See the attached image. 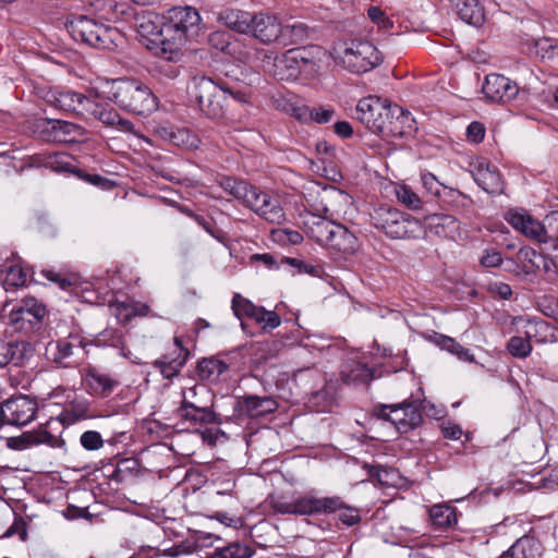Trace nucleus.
Masks as SVG:
<instances>
[{"label": "nucleus", "instance_id": "nucleus-1", "mask_svg": "<svg viewBox=\"0 0 558 558\" xmlns=\"http://www.w3.org/2000/svg\"><path fill=\"white\" fill-rule=\"evenodd\" d=\"M65 27L75 41L97 49L114 50L126 41L118 28L100 24L86 15H72L66 20Z\"/></svg>", "mask_w": 558, "mask_h": 558}, {"label": "nucleus", "instance_id": "nucleus-2", "mask_svg": "<svg viewBox=\"0 0 558 558\" xmlns=\"http://www.w3.org/2000/svg\"><path fill=\"white\" fill-rule=\"evenodd\" d=\"M199 23L201 16L192 7H173L163 15V36L172 45L177 61L185 44L198 34Z\"/></svg>", "mask_w": 558, "mask_h": 558}, {"label": "nucleus", "instance_id": "nucleus-3", "mask_svg": "<svg viewBox=\"0 0 558 558\" xmlns=\"http://www.w3.org/2000/svg\"><path fill=\"white\" fill-rule=\"evenodd\" d=\"M268 502L276 513L292 515L327 514L341 506L337 498H319L312 494L291 497L274 494L268 497Z\"/></svg>", "mask_w": 558, "mask_h": 558}, {"label": "nucleus", "instance_id": "nucleus-4", "mask_svg": "<svg viewBox=\"0 0 558 558\" xmlns=\"http://www.w3.org/2000/svg\"><path fill=\"white\" fill-rule=\"evenodd\" d=\"M192 95L197 101L201 111L208 118L217 119L225 114L228 95L239 102H246V95L234 93L217 85L209 77H195L192 85Z\"/></svg>", "mask_w": 558, "mask_h": 558}, {"label": "nucleus", "instance_id": "nucleus-5", "mask_svg": "<svg viewBox=\"0 0 558 558\" xmlns=\"http://www.w3.org/2000/svg\"><path fill=\"white\" fill-rule=\"evenodd\" d=\"M111 93L120 108L137 114L151 113L158 107L157 98L150 88L136 80L116 81Z\"/></svg>", "mask_w": 558, "mask_h": 558}, {"label": "nucleus", "instance_id": "nucleus-6", "mask_svg": "<svg viewBox=\"0 0 558 558\" xmlns=\"http://www.w3.org/2000/svg\"><path fill=\"white\" fill-rule=\"evenodd\" d=\"M337 63L353 73H364L381 62L380 52L369 41L350 40L337 45L332 52Z\"/></svg>", "mask_w": 558, "mask_h": 558}, {"label": "nucleus", "instance_id": "nucleus-7", "mask_svg": "<svg viewBox=\"0 0 558 558\" xmlns=\"http://www.w3.org/2000/svg\"><path fill=\"white\" fill-rule=\"evenodd\" d=\"M311 206L314 211L333 220L351 218L355 211L352 197L335 186L320 189Z\"/></svg>", "mask_w": 558, "mask_h": 558}, {"label": "nucleus", "instance_id": "nucleus-8", "mask_svg": "<svg viewBox=\"0 0 558 558\" xmlns=\"http://www.w3.org/2000/svg\"><path fill=\"white\" fill-rule=\"evenodd\" d=\"M372 220L377 229L383 230L391 239L410 236L418 226V221L409 215L385 206L375 209Z\"/></svg>", "mask_w": 558, "mask_h": 558}, {"label": "nucleus", "instance_id": "nucleus-9", "mask_svg": "<svg viewBox=\"0 0 558 558\" xmlns=\"http://www.w3.org/2000/svg\"><path fill=\"white\" fill-rule=\"evenodd\" d=\"M137 32L146 38V47L157 57L175 62L172 45L163 36V17L160 20L155 14H144L137 20Z\"/></svg>", "mask_w": 558, "mask_h": 558}, {"label": "nucleus", "instance_id": "nucleus-10", "mask_svg": "<svg viewBox=\"0 0 558 558\" xmlns=\"http://www.w3.org/2000/svg\"><path fill=\"white\" fill-rule=\"evenodd\" d=\"M392 106L387 99L369 96L359 101L356 117L369 131L384 135Z\"/></svg>", "mask_w": 558, "mask_h": 558}, {"label": "nucleus", "instance_id": "nucleus-11", "mask_svg": "<svg viewBox=\"0 0 558 558\" xmlns=\"http://www.w3.org/2000/svg\"><path fill=\"white\" fill-rule=\"evenodd\" d=\"M374 415L380 420L390 422L398 432L407 433L416 427L422 415L413 403H401L393 405H378L374 409Z\"/></svg>", "mask_w": 558, "mask_h": 558}, {"label": "nucleus", "instance_id": "nucleus-12", "mask_svg": "<svg viewBox=\"0 0 558 558\" xmlns=\"http://www.w3.org/2000/svg\"><path fill=\"white\" fill-rule=\"evenodd\" d=\"M505 219L518 232L537 243H554L557 247V239L550 236L545 226L524 209H510Z\"/></svg>", "mask_w": 558, "mask_h": 558}, {"label": "nucleus", "instance_id": "nucleus-13", "mask_svg": "<svg viewBox=\"0 0 558 558\" xmlns=\"http://www.w3.org/2000/svg\"><path fill=\"white\" fill-rule=\"evenodd\" d=\"M241 202L270 223L284 220V211L279 202L255 186L248 185Z\"/></svg>", "mask_w": 558, "mask_h": 558}, {"label": "nucleus", "instance_id": "nucleus-14", "mask_svg": "<svg viewBox=\"0 0 558 558\" xmlns=\"http://www.w3.org/2000/svg\"><path fill=\"white\" fill-rule=\"evenodd\" d=\"M37 410L36 400L27 396H16L1 403L0 415L7 424L24 426L35 418Z\"/></svg>", "mask_w": 558, "mask_h": 558}, {"label": "nucleus", "instance_id": "nucleus-15", "mask_svg": "<svg viewBox=\"0 0 558 558\" xmlns=\"http://www.w3.org/2000/svg\"><path fill=\"white\" fill-rule=\"evenodd\" d=\"M232 310L240 319L248 317L260 324L263 329L272 330L277 328L281 319L274 311H267L264 307L256 306L250 300L244 299L240 294H235L232 300Z\"/></svg>", "mask_w": 558, "mask_h": 558}, {"label": "nucleus", "instance_id": "nucleus-16", "mask_svg": "<svg viewBox=\"0 0 558 558\" xmlns=\"http://www.w3.org/2000/svg\"><path fill=\"white\" fill-rule=\"evenodd\" d=\"M282 23L274 14L257 13L252 15L247 35L265 45L280 46Z\"/></svg>", "mask_w": 558, "mask_h": 558}, {"label": "nucleus", "instance_id": "nucleus-17", "mask_svg": "<svg viewBox=\"0 0 558 558\" xmlns=\"http://www.w3.org/2000/svg\"><path fill=\"white\" fill-rule=\"evenodd\" d=\"M523 323V336H513L509 339L507 349L509 353L519 359H525L532 351V339H536L542 332H546L549 329V325L543 320H521Z\"/></svg>", "mask_w": 558, "mask_h": 558}, {"label": "nucleus", "instance_id": "nucleus-18", "mask_svg": "<svg viewBox=\"0 0 558 558\" xmlns=\"http://www.w3.org/2000/svg\"><path fill=\"white\" fill-rule=\"evenodd\" d=\"M90 99L85 95L72 89L51 88L46 94V100L52 107L76 114L87 112Z\"/></svg>", "mask_w": 558, "mask_h": 558}, {"label": "nucleus", "instance_id": "nucleus-19", "mask_svg": "<svg viewBox=\"0 0 558 558\" xmlns=\"http://www.w3.org/2000/svg\"><path fill=\"white\" fill-rule=\"evenodd\" d=\"M301 218L304 233L319 245L325 246L337 222L314 210L304 214Z\"/></svg>", "mask_w": 558, "mask_h": 558}, {"label": "nucleus", "instance_id": "nucleus-20", "mask_svg": "<svg viewBox=\"0 0 558 558\" xmlns=\"http://www.w3.org/2000/svg\"><path fill=\"white\" fill-rule=\"evenodd\" d=\"M482 90L486 98L492 101L507 102L518 95L519 87L508 77L492 73L486 76Z\"/></svg>", "mask_w": 558, "mask_h": 558}, {"label": "nucleus", "instance_id": "nucleus-21", "mask_svg": "<svg viewBox=\"0 0 558 558\" xmlns=\"http://www.w3.org/2000/svg\"><path fill=\"white\" fill-rule=\"evenodd\" d=\"M473 178L477 185L489 194H500L504 191V182L496 166L480 160L473 166Z\"/></svg>", "mask_w": 558, "mask_h": 558}, {"label": "nucleus", "instance_id": "nucleus-22", "mask_svg": "<svg viewBox=\"0 0 558 558\" xmlns=\"http://www.w3.org/2000/svg\"><path fill=\"white\" fill-rule=\"evenodd\" d=\"M390 116L383 136L401 137L415 132V120L408 110L393 105Z\"/></svg>", "mask_w": 558, "mask_h": 558}, {"label": "nucleus", "instance_id": "nucleus-23", "mask_svg": "<svg viewBox=\"0 0 558 558\" xmlns=\"http://www.w3.org/2000/svg\"><path fill=\"white\" fill-rule=\"evenodd\" d=\"M85 383L93 395L102 398L110 396L119 385L117 378L96 367L86 368Z\"/></svg>", "mask_w": 558, "mask_h": 558}, {"label": "nucleus", "instance_id": "nucleus-24", "mask_svg": "<svg viewBox=\"0 0 558 558\" xmlns=\"http://www.w3.org/2000/svg\"><path fill=\"white\" fill-rule=\"evenodd\" d=\"M325 247L343 254H352L356 252L359 241L354 233L349 231L347 227L337 222Z\"/></svg>", "mask_w": 558, "mask_h": 558}, {"label": "nucleus", "instance_id": "nucleus-25", "mask_svg": "<svg viewBox=\"0 0 558 558\" xmlns=\"http://www.w3.org/2000/svg\"><path fill=\"white\" fill-rule=\"evenodd\" d=\"M107 125H118L122 131L131 132L133 129L129 120L122 119L109 105H102L90 99L87 112Z\"/></svg>", "mask_w": 558, "mask_h": 558}, {"label": "nucleus", "instance_id": "nucleus-26", "mask_svg": "<svg viewBox=\"0 0 558 558\" xmlns=\"http://www.w3.org/2000/svg\"><path fill=\"white\" fill-rule=\"evenodd\" d=\"M46 315L45 306L35 298H25L16 310L12 311L15 323L27 322L31 325L39 323Z\"/></svg>", "mask_w": 558, "mask_h": 558}, {"label": "nucleus", "instance_id": "nucleus-27", "mask_svg": "<svg viewBox=\"0 0 558 558\" xmlns=\"http://www.w3.org/2000/svg\"><path fill=\"white\" fill-rule=\"evenodd\" d=\"M252 15V13L239 9H225L218 13L217 20L230 29L247 35Z\"/></svg>", "mask_w": 558, "mask_h": 558}, {"label": "nucleus", "instance_id": "nucleus-28", "mask_svg": "<svg viewBox=\"0 0 558 558\" xmlns=\"http://www.w3.org/2000/svg\"><path fill=\"white\" fill-rule=\"evenodd\" d=\"M543 548L541 543L531 536L520 537L499 558H542Z\"/></svg>", "mask_w": 558, "mask_h": 558}, {"label": "nucleus", "instance_id": "nucleus-29", "mask_svg": "<svg viewBox=\"0 0 558 558\" xmlns=\"http://www.w3.org/2000/svg\"><path fill=\"white\" fill-rule=\"evenodd\" d=\"M47 130L54 142H73L83 134V129L74 123L63 120H48Z\"/></svg>", "mask_w": 558, "mask_h": 558}, {"label": "nucleus", "instance_id": "nucleus-30", "mask_svg": "<svg viewBox=\"0 0 558 558\" xmlns=\"http://www.w3.org/2000/svg\"><path fill=\"white\" fill-rule=\"evenodd\" d=\"M80 344L81 341L77 337L70 336L69 338L50 342L47 347V353L54 363L65 367L69 365L66 360L73 355L74 349Z\"/></svg>", "mask_w": 558, "mask_h": 558}, {"label": "nucleus", "instance_id": "nucleus-31", "mask_svg": "<svg viewBox=\"0 0 558 558\" xmlns=\"http://www.w3.org/2000/svg\"><path fill=\"white\" fill-rule=\"evenodd\" d=\"M313 29L301 21L293 23L282 24V32L280 37V46L287 47L290 45L301 44L311 38Z\"/></svg>", "mask_w": 558, "mask_h": 558}, {"label": "nucleus", "instance_id": "nucleus-32", "mask_svg": "<svg viewBox=\"0 0 558 558\" xmlns=\"http://www.w3.org/2000/svg\"><path fill=\"white\" fill-rule=\"evenodd\" d=\"M276 409L277 402L268 397L248 396L241 403V411L251 417L264 416Z\"/></svg>", "mask_w": 558, "mask_h": 558}, {"label": "nucleus", "instance_id": "nucleus-33", "mask_svg": "<svg viewBox=\"0 0 558 558\" xmlns=\"http://www.w3.org/2000/svg\"><path fill=\"white\" fill-rule=\"evenodd\" d=\"M454 9L458 16L470 25L478 26L484 22V10L478 0H456Z\"/></svg>", "mask_w": 558, "mask_h": 558}, {"label": "nucleus", "instance_id": "nucleus-34", "mask_svg": "<svg viewBox=\"0 0 558 558\" xmlns=\"http://www.w3.org/2000/svg\"><path fill=\"white\" fill-rule=\"evenodd\" d=\"M207 403H213V397L205 386L194 385L182 391V402L180 408L204 410L202 404Z\"/></svg>", "mask_w": 558, "mask_h": 558}, {"label": "nucleus", "instance_id": "nucleus-35", "mask_svg": "<svg viewBox=\"0 0 558 558\" xmlns=\"http://www.w3.org/2000/svg\"><path fill=\"white\" fill-rule=\"evenodd\" d=\"M204 410L192 408H179L178 415L183 421L190 422L193 426L206 425L216 422V414L213 411V403L202 404Z\"/></svg>", "mask_w": 558, "mask_h": 558}, {"label": "nucleus", "instance_id": "nucleus-36", "mask_svg": "<svg viewBox=\"0 0 558 558\" xmlns=\"http://www.w3.org/2000/svg\"><path fill=\"white\" fill-rule=\"evenodd\" d=\"M228 369V365L216 357L203 359L197 364V376L203 381L216 383Z\"/></svg>", "mask_w": 558, "mask_h": 558}, {"label": "nucleus", "instance_id": "nucleus-37", "mask_svg": "<svg viewBox=\"0 0 558 558\" xmlns=\"http://www.w3.org/2000/svg\"><path fill=\"white\" fill-rule=\"evenodd\" d=\"M303 50H289L283 58L277 61V75L280 80L296 77L299 74L298 60H305Z\"/></svg>", "mask_w": 558, "mask_h": 558}, {"label": "nucleus", "instance_id": "nucleus-38", "mask_svg": "<svg viewBox=\"0 0 558 558\" xmlns=\"http://www.w3.org/2000/svg\"><path fill=\"white\" fill-rule=\"evenodd\" d=\"M109 311L120 323L126 324L133 316L146 315L148 307L146 305H134L128 302H110Z\"/></svg>", "mask_w": 558, "mask_h": 558}, {"label": "nucleus", "instance_id": "nucleus-39", "mask_svg": "<svg viewBox=\"0 0 558 558\" xmlns=\"http://www.w3.org/2000/svg\"><path fill=\"white\" fill-rule=\"evenodd\" d=\"M429 517L433 524L440 529L449 527L457 523L456 509L448 505H434L429 509Z\"/></svg>", "mask_w": 558, "mask_h": 558}, {"label": "nucleus", "instance_id": "nucleus-40", "mask_svg": "<svg viewBox=\"0 0 558 558\" xmlns=\"http://www.w3.org/2000/svg\"><path fill=\"white\" fill-rule=\"evenodd\" d=\"M186 357L187 352H184L183 356L179 354L178 357L173 359L163 356L161 359L154 361L153 365L160 371L161 375L165 378L170 379L175 377L181 372L183 365L185 364Z\"/></svg>", "mask_w": 558, "mask_h": 558}, {"label": "nucleus", "instance_id": "nucleus-41", "mask_svg": "<svg viewBox=\"0 0 558 558\" xmlns=\"http://www.w3.org/2000/svg\"><path fill=\"white\" fill-rule=\"evenodd\" d=\"M0 274L3 276V284L7 290L23 287L27 280L26 272L19 265H2Z\"/></svg>", "mask_w": 558, "mask_h": 558}, {"label": "nucleus", "instance_id": "nucleus-42", "mask_svg": "<svg viewBox=\"0 0 558 558\" xmlns=\"http://www.w3.org/2000/svg\"><path fill=\"white\" fill-rule=\"evenodd\" d=\"M436 342L441 349L456 355L459 360L470 363L474 362V355L471 353V351L462 347L454 339L448 336L438 335Z\"/></svg>", "mask_w": 558, "mask_h": 558}, {"label": "nucleus", "instance_id": "nucleus-43", "mask_svg": "<svg viewBox=\"0 0 558 558\" xmlns=\"http://www.w3.org/2000/svg\"><path fill=\"white\" fill-rule=\"evenodd\" d=\"M254 550L241 543H232L223 548H217L208 558H251Z\"/></svg>", "mask_w": 558, "mask_h": 558}, {"label": "nucleus", "instance_id": "nucleus-44", "mask_svg": "<svg viewBox=\"0 0 558 558\" xmlns=\"http://www.w3.org/2000/svg\"><path fill=\"white\" fill-rule=\"evenodd\" d=\"M395 194L398 201L405 207L412 210L421 209L423 199L417 195L413 189L407 184H398L395 186Z\"/></svg>", "mask_w": 558, "mask_h": 558}, {"label": "nucleus", "instance_id": "nucleus-45", "mask_svg": "<svg viewBox=\"0 0 558 558\" xmlns=\"http://www.w3.org/2000/svg\"><path fill=\"white\" fill-rule=\"evenodd\" d=\"M94 14L100 20L112 21L118 17V3L114 0H93L89 3Z\"/></svg>", "mask_w": 558, "mask_h": 558}, {"label": "nucleus", "instance_id": "nucleus-46", "mask_svg": "<svg viewBox=\"0 0 558 558\" xmlns=\"http://www.w3.org/2000/svg\"><path fill=\"white\" fill-rule=\"evenodd\" d=\"M435 231L438 235L454 239L459 234V221L449 215L436 217L434 223Z\"/></svg>", "mask_w": 558, "mask_h": 558}, {"label": "nucleus", "instance_id": "nucleus-47", "mask_svg": "<svg viewBox=\"0 0 558 558\" xmlns=\"http://www.w3.org/2000/svg\"><path fill=\"white\" fill-rule=\"evenodd\" d=\"M219 185L234 198L242 201L248 187V183L231 177H222L218 180Z\"/></svg>", "mask_w": 558, "mask_h": 558}, {"label": "nucleus", "instance_id": "nucleus-48", "mask_svg": "<svg viewBox=\"0 0 558 558\" xmlns=\"http://www.w3.org/2000/svg\"><path fill=\"white\" fill-rule=\"evenodd\" d=\"M345 383L366 384L372 379V371L364 364L355 363L349 372L343 371Z\"/></svg>", "mask_w": 558, "mask_h": 558}, {"label": "nucleus", "instance_id": "nucleus-49", "mask_svg": "<svg viewBox=\"0 0 558 558\" xmlns=\"http://www.w3.org/2000/svg\"><path fill=\"white\" fill-rule=\"evenodd\" d=\"M88 417V405L86 402L74 403L71 408L65 409L62 418L68 424H74L81 420Z\"/></svg>", "mask_w": 558, "mask_h": 558}, {"label": "nucleus", "instance_id": "nucleus-50", "mask_svg": "<svg viewBox=\"0 0 558 558\" xmlns=\"http://www.w3.org/2000/svg\"><path fill=\"white\" fill-rule=\"evenodd\" d=\"M19 345L0 338V367L7 366L10 362L19 361L21 354Z\"/></svg>", "mask_w": 558, "mask_h": 558}, {"label": "nucleus", "instance_id": "nucleus-51", "mask_svg": "<svg viewBox=\"0 0 558 558\" xmlns=\"http://www.w3.org/2000/svg\"><path fill=\"white\" fill-rule=\"evenodd\" d=\"M332 498H337L340 500L341 506L336 508L335 511H340L339 513V520L344 523L345 525L352 526L356 524L360 521V513L356 508L349 507L344 504L342 498L338 496H333Z\"/></svg>", "mask_w": 558, "mask_h": 558}, {"label": "nucleus", "instance_id": "nucleus-52", "mask_svg": "<svg viewBox=\"0 0 558 558\" xmlns=\"http://www.w3.org/2000/svg\"><path fill=\"white\" fill-rule=\"evenodd\" d=\"M421 183L426 194L439 197L441 190L445 187L442 183L430 172L421 173Z\"/></svg>", "mask_w": 558, "mask_h": 558}, {"label": "nucleus", "instance_id": "nucleus-53", "mask_svg": "<svg viewBox=\"0 0 558 558\" xmlns=\"http://www.w3.org/2000/svg\"><path fill=\"white\" fill-rule=\"evenodd\" d=\"M209 45L225 53H231L230 35L226 32H214L208 38Z\"/></svg>", "mask_w": 558, "mask_h": 558}, {"label": "nucleus", "instance_id": "nucleus-54", "mask_svg": "<svg viewBox=\"0 0 558 558\" xmlns=\"http://www.w3.org/2000/svg\"><path fill=\"white\" fill-rule=\"evenodd\" d=\"M81 445L87 450H98L102 447L104 440L98 432L87 430L81 436Z\"/></svg>", "mask_w": 558, "mask_h": 558}, {"label": "nucleus", "instance_id": "nucleus-55", "mask_svg": "<svg viewBox=\"0 0 558 558\" xmlns=\"http://www.w3.org/2000/svg\"><path fill=\"white\" fill-rule=\"evenodd\" d=\"M538 307L544 315L558 322V298L544 296L538 301Z\"/></svg>", "mask_w": 558, "mask_h": 558}, {"label": "nucleus", "instance_id": "nucleus-56", "mask_svg": "<svg viewBox=\"0 0 558 558\" xmlns=\"http://www.w3.org/2000/svg\"><path fill=\"white\" fill-rule=\"evenodd\" d=\"M25 438H28L29 446L39 444H51L53 436L46 429H38L25 433Z\"/></svg>", "mask_w": 558, "mask_h": 558}, {"label": "nucleus", "instance_id": "nucleus-57", "mask_svg": "<svg viewBox=\"0 0 558 558\" xmlns=\"http://www.w3.org/2000/svg\"><path fill=\"white\" fill-rule=\"evenodd\" d=\"M172 138L178 145H182L186 148L192 149L197 147L198 140L185 130H178V132L172 135Z\"/></svg>", "mask_w": 558, "mask_h": 558}, {"label": "nucleus", "instance_id": "nucleus-58", "mask_svg": "<svg viewBox=\"0 0 558 558\" xmlns=\"http://www.w3.org/2000/svg\"><path fill=\"white\" fill-rule=\"evenodd\" d=\"M335 114V111L330 107H314L310 111V117L317 123L329 122Z\"/></svg>", "mask_w": 558, "mask_h": 558}, {"label": "nucleus", "instance_id": "nucleus-59", "mask_svg": "<svg viewBox=\"0 0 558 558\" xmlns=\"http://www.w3.org/2000/svg\"><path fill=\"white\" fill-rule=\"evenodd\" d=\"M485 136V128L480 122H472L466 128V137L470 142L480 143Z\"/></svg>", "mask_w": 558, "mask_h": 558}, {"label": "nucleus", "instance_id": "nucleus-60", "mask_svg": "<svg viewBox=\"0 0 558 558\" xmlns=\"http://www.w3.org/2000/svg\"><path fill=\"white\" fill-rule=\"evenodd\" d=\"M501 255L496 251H485L484 255L481 258V264L484 267H497L501 264Z\"/></svg>", "mask_w": 558, "mask_h": 558}, {"label": "nucleus", "instance_id": "nucleus-61", "mask_svg": "<svg viewBox=\"0 0 558 558\" xmlns=\"http://www.w3.org/2000/svg\"><path fill=\"white\" fill-rule=\"evenodd\" d=\"M41 274L49 281L57 283L61 289H66L71 284L66 278L61 277L60 274L53 270L44 269Z\"/></svg>", "mask_w": 558, "mask_h": 558}, {"label": "nucleus", "instance_id": "nucleus-62", "mask_svg": "<svg viewBox=\"0 0 558 558\" xmlns=\"http://www.w3.org/2000/svg\"><path fill=\"white\" fill-rule=\"evenodd\" d=\"M9 447L16 449V450H23L27 447H29L28 438H25V433L21 435L20 437H11L8 439Z\"/></svg>", "mask_w": 558, "mask_h": 558}, {"label": "nucleus", "instance_id": "nucleus-63", "mask_svg": "<svg viewBox=\"0 0 558 558\" xmlns=\"http://www.w3.org/2000/svg\"><path fill=\"white\" fill-rule=\"evenodd\" d=\"M442 434L446 438L456 440L460 438L462 430L459 425L451 424L442 427Z\"/></svg>", "mask_w": 558, "mask_h": 558}, {"label": "nucleus", "instance_id": "nucleus-64", "mask_svg": "<svg viewBox=\"0 0 558 558\" xmlns=\"http://www.w3.org/2000/svg\"><path fill=\"white\" fill-rule=\"evenodd\" d=\"M492 289L495 293L500 295L502 299L510 298L512 291L509 284L504 282H496L492 286Z\"/></svg>", "mask_w": 558, "mask_h": 558}]
</instances>
